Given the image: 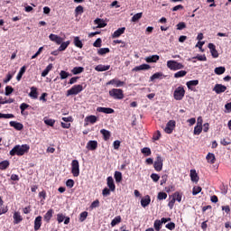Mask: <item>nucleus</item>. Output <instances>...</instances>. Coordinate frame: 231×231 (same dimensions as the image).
I'll list each match as a JSON object with an SVG mask.
<instances>
[{"label": "nucleus", "mask_w": 231, "mask_h": 231, "mask_svg": "<svg viewBox=\"0 0 231 231\" xmlns=\"http://www.w3.org/2000/svg\"><path fill=\"white\" fill-rule=\"evenodd\" d=\"M30 151V145L28 144H22V145H15L10 152L9 154L11 156H23L25 152Z\"/></svg>", "instance_id": "obj_1"}, {"label": "nucleus", "mask_w": 231, "mask_h": 231, "mask_svg": "<svg viewBox=\"0 0 231 231\" xmlns=\"http://www.w3.org/2000/svg\"><path fill=\"white\" fill-rule=\"evenodd\" d=\"M109 96L115 100H122L124 98V90L120 88H112L109 90Z\"/></svg>", "instance_id": "obj_2"}, {"label": "nucleus", "mask_w": 231, "mask_h": 231, "mask_svg": "<svg viewBox=\"0 0 231 231\" xmlns=\"http://www.w3.org/2000/svg\"><path fill=\"white\" fill-rule=\"evenodd\" d=\"M71 173L73 174L74 178H79L80 175V165L79 164L78 160H73L71 162Z\"/></svg>", "instance_id": "obj_3"}, {"label": "nucleus", "mask_w": 231, "mask_h": 231, "mask_svg": "<svg viewBox=\"0 0 231 231\" xmlns=\"http://www.w3.org/2000/svg\"><path fill=\"white\" fill-rule=\"evenodd\" d=\"M185 97V88L183 87H178L173 93V97L175 100H183Z\"/></svg>", "instance_id": "obj_4"}, {"label": "nucleus", "mask_w": 231, "mask_h": 231, "mask_svg": "<svg viewBox=\"0 0 231 231\" xmlns=\"http://www.w3.org/2000/svg\"><path fill=\"white\" fill-rule=\"evenodd\" d=\"M83 89L82 85H75L67 91V97H71V95H79V93L82 92Z\"/></svg>", "instance_id": "obj_5"}, {"label": "nucleus", "mask_w": 231, "mask_h": 231, "mask_svg": "<svg viewBox=\"0 0 231 231\" xmlns=\"http://www.w3.org/2000/svg\"><path fill=\"white\" fill-rule=\"evenodd\" d=\"M167 66L170 69H173L174 71L178 69H182L183 68V65L181 63H178V61H174V60H169L167 62Z\"/></svg>", "instance_id": "obj_6"}, {"label": "nucleus", "mask_w": 231, "mask_h": 231, "mask_svg": "<svg viewBox=\"0 0 231 231\" xmlns=\"http://www.w3.org/2000/svg\"><path fill=\"white\" fill-rule=\"evenodd\" d=\"M106 86H114L115 88H122L125 86V82L121 81L118 79H113L106 83Z\"/></svg>", "instance_id": "obj_7"}, {"label": "nucleus", "mask_w": 231, "mask_h": 231, "mask_svg": "<svg viewBox=\"0 0 231 231\" xmlns=\"http://www.w3.org/2000/svg\"><path fill=\"white\" fill-rule=\"evenodd\" d=\"M174 127H176V121L170 120L164 128V132L167 133V134H171V133L174 131Z\"/></svg>", "instance_id": "obj_8"}, {"label": "nucleus", "mask_w": 231, "mask_h": 231, "mask_svg": "<svg viewBox=\"0 0 231 231\" xmlns=\"http://www.w3.org/2000/svg\"><path fill=\"white\" fill-rule=\"evenodd\" d=\"M154 169L158 172L163 169V159L162 156H157L156 161L154 162Z\"/></svg>", "instance_id": "obj_9"}, {"label": "nucleus", "mask_w": 231, "mask_h": 231, "mask_svg": "<svg viewBox=\"0 0 231 231\" xmlns=\"http://www.w3.org/2000/svg\"><path fill=\"white\" fill-rule=\"evenodd\" d=\"M97 121L98 117H97L96 116H88L85 118V127L89 125V124H97Z\"/></svg>", "instance_id": "obj_10"}, {"label": "nucleus", "mask_w": 231, "mask_h": 231, "mask_svg": "<svg viewBox=\"0 0 231 231\" xmlns=\"http://www.w3.org/2000/svg\"><path fill=\"white\" fill-rule=\"evenodd\" d=\"M106 185L109 188V189L111 190V192H115V190L116 189V186L115 185V180L111 176L107 177Z\"/></svg>", "instance_id": "obj_11"}, {"label": "nucleus", "mask_w": 231, "mask_h": 231, "mask_svg": "<svg viewBox=\"0 0 231 231\" xmlns=\"http://www.w3.org/2000/svg\"><path fill=\"white\" fill-rule=\"evenodd\" d=\"M213 91L217 93V95H220V93H225L226 91V86L221 85V84H216Z\"/></svg>", "instance_id": "obj_12"}, {"label": "nucleus", "mask_w": 231, "mask_h": 231, "mask_svg": "<svg viewBox=\"0 0 231 231\" xmlns=\"http://www.w3.org/2000/svg\"><path fill=\"white\" fill-rule=\"evenodd\" d=\"M163 79H165V76L162 72H156L150 77V82H154V80H163Z\"/></svg>", "instance_id": "obj_13"}, {"label": "nucleus", "mask_w": 231, "mask_h": 231, "mask_svg": "<svg viewBox=\"0 0 231 231\" xmlns=\"http://www.w3.org/2000/svg\"><path fill=\"white\" fill-rule=\"evenodd\" d=\"M208 47L212 57H214V59H217V57H219V53L217 52V50H216V45L214 43H208Z\"/></svg>", "instance_id": "obj_14"}, {"label": "nucleus", "mask_w": 231, "mask_h": 231, "mask_svg": "<svg viewBox=\"0 0 231 231\" xmlns=\"http://www.w3.org/2000/svg\"><path fill=\"white\" fill-rule=\"evenodd\" d=\"M97 113H105V115H113V113H115V110L113 108L102 106L97 107Z\"/></svg>", "instance_id": "obj_15"}, {"label": "nucleus", "mask_w": 231, "mask_h": 231, "mask_svg": "<svg viewBox=\"0 0 231 231\" xmlns=\"http://www.w3.org/2000/svg\"><path fill=\"white\" fill-rule=\"evenodd\" d=\"M49 39L50 41H52V42H56V44H62V38H60L59 35L57 34H50L49 35Z\"/></svg>", "instance_id": "obj_16"}, {"label": "nucleus", "mask_w": 231, "mask_h": 231, "mask_svg": "<svg viewBox=\"0 0 231 231\" xmlns=\"http://www.w3.org/2000/svg\"><path fill=\"white\" fill-rule=\"evenodd\" d=\"M9 125L14 127L16 131H23V128L24 127L23 124L16 121H10Z\"/></svg>", "instance_id": "obj_17"}, {"label": "nucleus", "mask_w": 231, "mask_h": 231, "mask_svg": "<svg viewBox=\"0 0 231 231\" xmlns=\"http://www.w3.org/2000/svg\"><path fill=\"white\" fill-rule=\"evenodd\" d=\"M147 69H151V65L142 64V65L134 67L133 69V71H147Z\"/></svg>", "instance_id": "obj_18"}, {"label": "nucleus", "mask_w": 231, "mask_h": 231, "mask_svg": "<svg viewBox=\"0 0 231 231\" xmlns=\"http://www.w3.org/2000/svg\"><path fill=\"white\" fill-rule=\"evenodd\" d=\"M42 225V217L38 216L34 220V230L37 231Z\"/></svg>", "instance_id": "obj_19"}, {"label": "nucleus", "mask_w": 231, "mask_h": 231, "mask_svg": "<svg viewBox=\"0 0 231 231\" xmlns=\"http://www.w3.org/2000/svg\"><path fill=\"white\" fill-rule=\"evenodd\" d=\"M97 147H98V143L97 141H89L87 143V149H88V151H95Z\"/></svg>", "instance_id": "obj_20"}, {"label": "nucleus", "mask_w": 231, "mask_h": 231, "mask_svg": "<svg viewBox=\"0 0 231 231\" xmlns=\"http://www.w3.org/2000/svg\"><path fill=\"white\" fill-rule=\"evenodd\" d=\"M123 33H125V27H122L117 29L113 34H112V38L113 39H116L118 37H120V35H123Z\"/></svg>", "instance_id": "obj_21"}, {"label": "nucleus", "mask_w": 231, "mask_h": 231, "mask_svg": "<svg viewBox=\"0 0 231 231\" xmlns=\"http://www.w3.org/2000/svg\"><path fill=\"white\" fill-rule=\"evenodd\" d=\"M13 218H14V225H19V223H21V221H23V217L21 216V213H19V212H14Z\"/></svg>", "instance_id": "obj_22"}, {"label": "nucleus", "mask_w": 231, "mask_h": 231, "mask_svg": "<svg viewBox=\"0 0 231 231\" xmlns=\"http://www.w3.org/2000/svg\"><path fill=\"white\" fill-rule=\"evenodd\" d=\"M51 217H53V209H49L43 216V220L45 223H50Z\"/></svg>", "instance_id": "obj_23"}, {"label": "nucleus", "mask_w": 231, "mask_h": 231, "mask_svg": "<svg viewBox=\"0 0 231 231\" xmlns=\"http://www.w3.org/2000/svg\"><path fill=\"white\" fill-rule=\"evenodd\" d=\"M94 23L97 25V28H106V26H107V23L100 18H97L94 21Z\"/></svg>", "instance_id": "obj_24"}, {"label": "nucleus", "mask_w": 231, "mask_h": 231, "mask_svg": "<svg viewBox=\"0 0 231 231\" xmlns=\"http://www.w3.org/2000/svg\"><path fill=\"white\" fill-rule=\"evenodd\" d=\"M100 133L103 134V139L105 140V142H107V140L111 138V132H109L108 130L101 129Z\"/></svg>", "instance_id": "obj_25"}, {"label": "nucleus", "mask_w": 231, "mask_h": 231, "mask_svg": "<svg viewBox=\"0 0 231 231\" xmlns=\"http://www.w3.org/2000/svg\"><path fill=\"white\" fill-rule=\"evenodd\" d=\"M29 97L33 99H37L39 97V93H37V88L32 87L31 88V92L29 93Z\"/></svg>", "instance_id": "obj_26"}, {"label": "nucleus", "mask_w": 231, "mask_h": 231, "mask_svg": "<svg viewBox=\"0 0 231 231\" xmlns=\"http://www.w3.org/2000/svg\"><path fill=\"white\" fill-rule=\"evenodd\" d=\"M150 203H151V197L149 196H146L144 199H141V205L142 207H143V208H145V207H148Z\"/></svg>", "instance_id": "obj_27"}, {"label": "nucleus", "mask_w": 231, "mask_h": 231, "mask_svg": "<svg viewBox=\"0 0 231 231\" xmlns=\"http://www.w3.org/2000/svg\"><path fill=\"white\" fill-rule=\"evenodd\" d=\"M190 178H191V181H195V183H198V181H199V177H198V173L196 172V170L190 171Z\"/></svg>", "instance_id": "obj_28"}, {"label": "nucleus", "mask_w": 231, "mask_h": 231, "mask_svg": "<svg viewBox=\"0 0 231 231\" xmlns=\"http://www.w3.org/2000/svg\"><path fill=\"white\" fill-rule=\"evenodd\" d=\"M24 73H26V66H23L20 69V71L16 76V80H18V82L23 79V75H24Z\"/></svg>", "instance_id": "obj_29"}, {"label": "nucleus", "mask_w": 231, "mask_h": 231, "mask_svg": "<svg viewBox=\"0 0 231 231\" xmlns=\"http://www.w3.org/2000/svg\"><path fill=\"white\" fill-rule=\"evenodd\" d=\"M198 84H199V80L198 79H194V80H189L186 83L187 88L189 89H192V88H194V86H198Z\"/></svg>", "instance_id": "obj_30"}, {"label": "nucleus", "mask_w": 231, "mask_h": 231, "mask_svg": "<svg viewBox=\"0 0 231 231\" xmlns=\"http://www.w3.org/2000/svg\"><path fill=\"white\" fill-rule=\"evenodd\" d=\"M111 66L109 65H97L95 67L96 71H107Z\"/></svg>", "instance_id": "obj_31"}, {"label": "nucleus", "mask_w": 231, "mask_h": 231, "mask_svg": "<svg viewBox=\"0 0 231 231\" xmlns=\"http://www.w3.org/2000/svg\"><path fill=\"white\" fill-rule=\"evenodd\" d=\"M74 45L76 48H83L84 44L82 43V41H80V38L79 36L74 37Z\"/></svg>", "instance_id": "obj_32"}, {"label": "nucleus", "mask_w": 231, "mask_h": 231, "mask_svg": "<svg viewBox=\"0 0 231 231\" xmlns=\"http://www.w3.org/2000/svg\"><path fill=\"white\" fill-rule=\"evenodd\" d=\"M206 159L208 160V163H216V155H214V153H208Z\"/></svg>", "instance_id": "obj_33"}, {"label": "nucleus", "mask_w": 231, "mask_h": 231, "mask_svg": "<svg viewBox=\"0 0 231 231\" xmlns=\"http://www.w3.org/2000/svg\"><path fill=\"white\" fill-rule=\"evenodd\" d=\"M119 223H122V217L117 216L111 221V226H116Z\"/></svg>", "instance_id": "obj_34"}, {"label": "nucleus", "mask_w": 231, "mask_h": 231, "mask_svg": "<svg viewBox=\"0 0 231 231\" xmlns=\"http://www.w3.org/2000/svg\"><path fill=\"white\" fill-rule=\"evenodd\" d=\"M53 69V64H49L46 69L42 72V77H46Z\"/></svg>", "instance_id": "obj_35"}, {"label": "nucleus", "mask_w": 231, "mask_h": 231, "mask_svg": "<svg viewBox=\"0 0 231 231\" xmlns=\"http://www.w3.org/2000/svg\"><path fill=\"white\" fill-rule=\"evenodd\" d=\"M10 167V162L3 161L0 162V171H5Z\"/></svg>", "instance_id": "obj_36"}, {"label": "nucleus", "mask_w": 231, "mask_h": 231, "mask_svg": "<svg viewBox=\"0 0 231 231\" xmlns=\"http://www.w3.org/2000/svg\"><path fill=\"white\" fill-rule=\"evenodd\" d=\"M83 71H84V68L75 67L72 69L71 73H73V75H79V73H82Z\"/></svg>", "instance_id": "obj_37"}, {"label": "nucleus", "mask_w": 231, "mask_h": 231, "mask_svg": "<svg viewBox=\"0 0 231 231\" xmlns=\"http://www.w3.org/2000/svg\"><path fill=\"white\" fill-rule=\"evenodd\" d=\"M181 198H182V195L181 193L180 192H175L172 196V199L175 200V201H178L179 203H181Z\"/></svg>", "instance_id": "obj_38"}, {"label": "nucleus", "mask_w": 231, "mask_h": 231, "mask_svg": "<svg viewBox=\"0 0 231 231\" xmlns=\"http://www.w3.org/2000/svg\"><path fill=\"white\" fill-rule=\"evenodd\" d=\"M114 178H115L116 181V183H120V181H122V172L116 171L115 175H114Z\"/></svg>", "instance_id": "obj_39"}, {"label": "nucleus", "mask_w": 231, "mask_h": 231, "mask_svg": "<svg viewBox=\"0 0 231 231\" xmlns=\"http://www.w3.org/2000/svg\"><path fill=\"white\" fill-rule=\"evenodd\" d=\"M142 15H143V13H137L132 17V22L136 23L137 21H140L142 19Z\"/></svg>", "instance_id": "obj_40"}, {"label": "nucleus", "mask_w": 231, "mask_h": 231, "mask_svg": "<svg viewBox=\"0 0 231 231\" xmlns=\"http://www.w3.org/2000/svg\"><path fill=\"white\" fill-rule=\"evenodd\" d=\"M187 75V72L185 70H180L174 74L175 79H181V77H185Z\"/></svg>", "instance_id": "obj_41"}, {"label": "nucleus", "mask_w": 231, "mask_h": 231, "mask_svg": "<svg viewBox=\"0 0 231 231\" xmlns=\"http://www.w3.org/2000/svg\"><path fill=\"white\" fill-rule=\"evenodd\" d=\"M225 71H226L225 67H217L215 69L216 75H223V73H225Z\"/></svg>", "instance_id": "obj_42"}, {"label": "nucleus", "mask_w": 231, "mask_h": 231, "mask_svg": "<svg viewBox=\"0 0 231 231\" xmlns=\"http://www.w3.org/2000/svg\"><path fill=\"white\" fill-rule=\"evenodd\" d=\"M68 46H69V42H61L60 46L59 47V51H64V50H66Z\"/></svg>", "instance_id": "obj_43"}, {"label": "nucleus", "mask_w": 231, "mask_h": 231, "mask_svg": "<svg viewBox=\"0 0 231 231\" xmlns=\"http://www.w3.org/2000/svg\"><path fill=\"white\" fill-rule=\"evenodd\" d=\"M201 131H203V126L197 125L194 128V134L199 135L201 134Z\"/></svg>", "instance_id": "obj_44"}, {"label": "nucleus", "mask_w": 231, "mask_h": 231, "mask_svg": "<svg viewBox=\"0 0 231 231\" xmlns=\"http://www.w3.org/2000/svg\"><path fill=\"white\" fill-rule=\"evenodd\" d=\"M162 224L160 220H155L154 224H153V226H154L156 231H160V230H162Z\"/></svg>", "instance_id": "obj_45"}, {"label": "nucleus", "mask_w": 231, "mask_h": 231, "mask_svg": "<svg viewBox=\"0 0 231 231\" xmlns=\"http://www.w3.org/2000/svg\"><path fill=\"white\" fill-rule=\"evenodd\" d=\"M87 218H88V212L87 211L81 212L79 215V221L83 223V221H86Z\"/></svg>", "instance_id": "obj_46"}, {"label": "nucleus", "mask_w": 231, "mask_h": 231, "mask_svg": "<svg viewBox=\"0 0 231 231\" xmlns=\"http://www.w3.org/2000/svg\"><path fill=\"white\" fill-rule=\"evenodd\" d=\"M0 118H5V119L15 118V116H14V114L0 113Z\"/></svg>", "instance_id": "obj_47"}, {"label": "nucleus", "mask_w": 231, "mask_h": 231, "mask_svg": "<svg viewBox=\"0 0 231 231\" xmlns=\"http://www.w3.org/2000/svg\"><path fill=\"white\" fill-rule=\"evenodd\" d=\"M141 152L143 154H144V156H151V148L144 147L141 150Z\"/></svg>", "instance_id": "obj_48"}, {"label": "nucleus", "mask_w": 231, "mask_h": 231, "mask_svg": "<svg viewBox=\"0 0 231 231\" xmlns=\"http://www.w3.org/2000/svg\"><path fill=\"white\" fill-rule=\"evenodd\" d=\"M199 192H201V187H199V186H195V187L193 188V190H192L193 196H198V194H199Z\"/></svg>", "instance_id": "obj_49"}, {"label": "nucleus", "mask_w": 231, "mask_h": 231, "mask_svg": "<svg viewBox=\"0 0 231 231\" xmlns=\"http://www.w3.org/2000/svg\"><path fill=\"white\" fill-rule=\"evenodd\" d=\"M12 93H14V88L7 86L5 88V96L10 97V95H12Z\"/></svg>", "instance_id": "obj_50"}, {"label": "nucleus", "mask_w": 231, "mask_h": 231, "mask_svg": "<svg viewBox=\"0 0 231 231\" xmlns=\"http://www.w3.org/2000/svg\"><path fill=\"white\" fill-rule=\"evenodd\" d=\"M110 50L109 48H101L98 50L99 55H106V53H109Z\"/></svg>", "instance_id": "obj_51"}, {"label": "nucleus", "mask_w": 231, "mask_h": 231, "mask_svg": "<svg viewBox=\"0 0 231 231\" xmlns=\"http://www.w3.org/2000/svg\"><path fill=\"white\" fill-rule=\"evenodd\" d=\"M60 77L61 80H64V79H68L69 77V73H68L64 70H61L60 72Z\"/></svg>", "instance_id": "obj_52"}, {"label": "nucleus", "mask_w": 231, "mask_h": 231, "mask_svg": "<svg viewBox=\"0 0 231 231\" xmlns=\"http://www.w3.org/2000/svg\"><path fill=\"white\" fill-rule=\"evenodd\" d=\"M66 185H67V187H69V189H73V187L75 186V180L69 179L66 181Z\"/></svg>", "instance_id": "obj_53"}, {"label": "nucleus", "mask_w": 231, "mask_h": 231, "mask_svg": "<svg viewBox=\"0 0 231 231\" xmlns=\"http://www.w3.org/2000/svg\"><path fill=\"white\" fill-rule=\"evenodd\" d=\"M44 124H46V125H50L51 127H53V125H55V120H53V119H45Z\"/></svg>", "instance_id": "obj_54"}, {"label": "nucleus", "mask_w": 231, "mask_h": 231, "mask_svg": "<svg viewBox=\"0 0 231 231\" xmlns=\"http://www.w3.org/2000/svg\"><path fill=\"white\" fill-rule=\"evenodd\" d=\"M93 46L95 48H100V46H102V39L97 38L95 42L93 43Z\"/></svg>", "instance_id": "obj_55"}, {"label": "nucleus", "mask_w": 231, "mask_h": 231, "mask_svg": "<svg viewBox=\"0 0 231 231\" xmlns=\"http://www.w3.org/2000/svg\"><path fill=\"white\" fill-rule=\"evenodd\" d=\"M75 14L79 15V14H84V7L82 5H79L75 9Z\"/></svg>", "instance_id": "obj_56"}, {"label": "nucleus", "mask_w": 231, "mask_h": 231, "mask_svg": "<svg viewBox=\"0 0 231 231\" xmlns=\"http://www.w3.org/2000/svg\"><path fill=\"white\" fill-rule=\"evenodd\" d=\"M102 195L105 197V198H107V196H110L111 195V189H107V188H105L102 191Z\"/></svg>", "instance_id": "obj_57"}, {"label": "nucleus", "mask_w": 231, "mask_h": 231, "mask_svg": "<svg viewBox=\"0 0 231 231\" xmlns=\"http://www.w3.org/2000/svg\"><path fill=\"white\" fill-rule=\"evenodd\" d=\"M187 24L184 22H180L177 24V30H185Z\"/></svg>", "instance_id": "obj_58"}, {"label": "nucleus", "mask_w": 231, "mask_h": 231, "mask_svg": "<svg viewBox=\"0 0 231 231\" xmlns=\"http://www.w3.org/2000/svg\"><path fill=\"white\" fill-rule=\"evenodd\" d=\"M100 207V201H98V199L93 201L90 205V208H97Z\"/></svg>", "instance_id": "obj_59"}, {"label": "nucleus", "mask_w": 231, "mask_h": 231, "mask_svg": "<svg viewBox=\"0 0 231 231\" xmlns=\"http://www.w3.org/2000/svg\"><path fill=\"white\" fill-rule=\"evenodd\" d=\"M158 199L162 200V199H167V193L165 192H159L158 194Z\"/></svg>", "instance_id": "obj_60"}, {"label": "nucleus", "mask_w": 231, "mask_h": 231, "mask_svg": "<svg viewBox=\"0 0 231 231\" xmlns=\"http://www.w3.org/2000/svg\"><path fill=\"white\" fill-rule=\"evenodd\" d=\"M221 145H230L231 140L230 139H221L220 141Z\"/></svg>", "instance_id": "obj_61"}, {"label": "nucleus", "mask_w": 231, "mask_h": 231, "mask_svg": "<svg viewBox=\"0 0 231 231\" xmlns=\"http://www.w3.org/2000/svg\"><path fill=\"white\" fill-rule=\"evenodd\" d=\"M166 228H168L169 230H174V228H176V224H174L173 222L168 223L166 225Z\"/></svg>", "instance_id": "obj_62"}, {"label": "nucleus", "mask_w": 231, "mask_h": 231, "mask_svg": "<svg viewBox=\"0 0 231 231\" xmlns=\"http://www.w3.org/2000/svg\"><path fill=\"white\" fill-rule=\"evenodd\" d=\"M66 219V217H64L62 214H58L57 215V221L58 223H62Z\"/></svg>", "instance_id": "obj_63"}, {"label": "nucleus", "mask_w": 231, "mask_h": 231, "mask_svg": "<svg viewBox=\"0 0 231 231\" xmlns=\"http://www.w3.org/2000/svg\"><path fill=\"white\" fill-rule=\"evenodd\" d=\"M151 178H152V181H158L159 180H160V175H158V174H156V173H152V175H151Z\"/></svg>", "instance_id": "obj_64"}]
</instances>
